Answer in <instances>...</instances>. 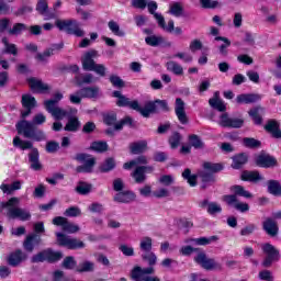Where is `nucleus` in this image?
Instances as JSON below:
<instances>
[{"instance_id": "f257e3e1", "label": "nucleus", "mask_w": 281, "mask_h": 281, "mask_svg": "<svg viewBox=\"0 0 281 281\" xmlns=\"http://www.w3.org/2000/svg\"><path fill=\"white\" fill-rule=\"evenodd\" d=\"M112 95L113 98H117L116 106L121 109H132V111H136V113H139L142 117L145 119L150 117V115H158V113H168V111H170V106L166 100L156 99L154 101H146L144 106H142L138 100L131 101V99L122 94L121 91L114 90Z\"/></svg>"}, {"instance_id": "f03ea898", "label": "nucleus", "mask_w": 281, "mask_h": 281, "mask_svg": "<svg viewBox=\"0 0 281 281\" xmlns=\"http://www.w3.org/2000/svg\"><path fill=\"white\" fill-rule=\"evenodd\" d=\"M47 122V116L43 113H38L33 117V122L27 120H22L16 124V131L19 135L23 133L26 139H32L33 142H45L47 135L45 132L36 125L45 124Z\"/></svg>"}, {"instance_id": "7ed1b4c3", "label": "nucleus", "mask_w": 281, "mask_h": 281, "mask_svg": "<svg viewBox=\"0 0 281 281\" xmlns=\"http://www.w3.org/2000/svg\"><path fill=\"white\" fill-rule=\"evenodd\" d=\"M194 252L198 254L193 259L194 263L201 266L205 271H223V265L214 258H209L205 250L192 246H182L180 248L182 256H192Z\"/></svg>"}, {"instance_id": "20e7f679", "label": "nucleus", "mask_w": 281, "mask_h": 281, "mask_svg": "<svg viewBox=\"0 0 281 281\" xmlns=\"http://www.w3.org/2000/svg\"><path fill=\"white\" fill-rule=\"evenodd\" d=\"M231 191L233 194H225L222 198V201L226 203V205H229L231 207H234L237 210V212H240L241 214H245V212H249V204L247 202H240L238 201V196H241L243 199H254V194L245 187L240 184H234L231 187Z\"/></svg>"}, {"instance_id": "39448f33", "label": "nucleus", "mask_w": 281, "mask_h": 281, "mask_svg": "<svg viewBox=\"0 0 281 281\" xmlns=\"http://www.w3.org/2000/svg\"><path fill=\"white\" fill-rule=\"evenodd\" d=\"M13 146L15 148H21V150H31L29 154V161L31 164L32 170H43V165H41V154L38 153V148L34 147V144L30 140H23L21 137L15 136L13 138Z\"/></svg>"}, {"instance_id": "423d86ee", "label": "nucleus", "mask_w": 281, "mask_h": 281, "mask_svg": "<svg viewBox=\"0 0 281 281\" xmlns=\"http://www.w3.org/2000/svg\"><path fill=\"white\" fill-rule=\"evenodd\" d=\"M55 26L59 32H65L69 36H76L77 38H82L85 36V30L80 27V22L76 19H57L55 21Z\"/></svg>"}, {"instance_id": "0eeeda50", "label": "nucleus", "mask_w": 281, "mask_h": 281, "mask_svg": "<svg viewBox=\"0 0 281 281\" xmlns=\"http://www.w3.org/2000/svg\"><path fill=\"white\" fill-rule=\"evenodd\" d=\"M95 56H98V50L87 52L81 59L82 69L83 71H94L97 76L104 78V76H106V66L103 64H95V60L93 59Z\"/></svg>"}, {"instance_id": "6e6552de", "label": "nucleus", "mask_w": 281, "mask_h": 281, "mask_svg": "<svg viewBox=\"0 0 281 281\" xmlns=\"http://www.w3.org/2000/svg\"><path fill=\"white\" fill-rule=\"evenodd\" d=\"M261 251L265 255V258L261 262V267L263 269H270V267H273L274 262H280V249H278L273 244L271 243H265L261 245Z\"/></svg>"}, {"instance_id": "1a4fd4ad", "label": "nucleus", "mask_w": 281, "mask_h": 281, "mask_svg": "<svg viewBox=\"0 0 281 281\" xmlns=\"http://www.w3.org/2000/svg\"><path fill=\"white\" fill-rule=\"evenodd\" d=\"M74 159L82 164L76 167L78 175H91L93 172V168H95V157L87 153H78L75 155Z\"/></svg>"}, {"instance_id": "9d476101", "label": "nucleus", "mask_w": 281, "mask_h": 281, "mask_svg": "<svg viewBox=\"0 0 281 281\" xmlns=\"http://www.w3.org/2000/svg\"><path fill=\"white\" fill-rule=\"evenodd\" d=\"M63 260V251H55L52 248H46L36 255H33L31 258V262L36 265L38 262H48V265H56V262H60Z\"/></svg>"}, {"instance_id": "9b49d317", "label": "nucleus", "mask_w": 281, "mask_h": 281, "mask_svg": "<svg viewBox=\"0 0 281 281\" xmlns=\"http://www.w3.org/2000/svg\"><path fill=\"white\" fill-rule=\"evenodd\" d=\"M57 237V245L59 247H66L70 251H75L76 249H85L86 245L85 241L78 238H69V236L65 235L64 233H56Z\"/></svg>"}, {"instance_id": "f8f14e48", "label": "nucleus", "mask_w": 281, "mask_h": 281, "mask_svg": "<svg viewBox=\"0 0 281 281\" xmlns=\"http://www.w3.org/2000/svg\"><path fill=\"white\" fill-rule=\"evenodd\" d=\"M255 164L258 168H277L278 158L276 156H271L266 151H261L257 156H255Z\"/></svg>"}, {"instance_id": "ddd939ff", "label": "nucleus", "mask_w": 281, "mask_h": 281, "mask_svg": "<svg viewBox=\"0 0 281 281\" xmlns=\"http://www.w3.org/2000/svg\"><path fill=\"white\" fill-rule=\"evenodd\" d=\"M220 126H222V128H243V126H245V120L229 117V114L225 112L220 116Z\"/></svg>"}, {"instance_id": "4468645a", "label": "nucleus", "mask_w": 281, "mask_h": 281, "mask_svg": "<svg viewBox=\"0 0 281 281\" xmlns=\"http://www.w3.org/2000/svg\"><path fill=\"white\" fill-rule=\"evenodd\" d=\"M155 273V268L149 266L147 268H142L140 266H134L130 272V278L133 281H139L144 278H149Z\"/></svg>"}, {"instance_id": "2eb2a0df", "label": "nucleus", "mask_w": 281, "mask_h": 281, "mask_svg": "<svg viewBox=\"0 0 281 281\" xmlns=\"http://www.w3.org/2000/svg\"><path fill=\"white\" fill-rule=\"evenodd\" d=\"M21 104L25 109V111L21 112V117L25 120V117L32 114V110L36 109V98L32 97V94H22Z\"/></svg>"}, {"instance_id": "dca6fc26", "label": "nucleus", "mask_w": 281, "mask_h": 281, "mask_svg": "<svg viewBox=\"0 0 281 281\" xmlns=\"http://www.w3.org/2000/svg\"><path fill=\"white\" fill-rule=\"evenodd\" d=\"M41 243H43L41 235L29 234L23 241L24 251L32 254L35 247H40Z\"/></svg>"}, {"instance_id": "f3484780", "label": "nucleus", "mask_w": 281, "mask_h": 281, "mask_svg": "<svg viewBox=\"0 0 281 281\" xmlns=\"http://www.w3.org/2000/svg\"><path fill=\"white\" fill-rule=\"evenodd\" d=\"M8 218H12L13 221L19 218V221L25 222L30 221L32 218V214L25 209L21 207H10L9 211L7 212Z\"/></svg>"}, {"instance_id": "a211bd4d", "label": "nucleus", "mask_w": 281, "mask_h": 281, "mask_svg": "<svg viewBox=\"0 0 281 281\" xmlns=\"http://www.w3.org/2000/svg\"><path fill=\"white\" fill-rule=\"evenodd\" d=\"M25 260H27V254L21 249H15L13 252H10L7 258V262L10 267H19V265L25 262Z\"/></svg>"}, {"instance_id": "6ab92c4d", "label": "nucleus", "mask_w": 281, "mask_h": 281, "mask_svg": "<svg viewBox=\"0 0 281 281\" xmlns=\"http://www.w3.org/2000/svg\"><path fill=\"white\" fill-rule=\"evenodd\" d=\"M26 82L33 93H45L46 91H49V86L36 77H30L26 79Z\"/></svg>"}, {"instance_id": "aec40b11", "label": "nucleus", "mask_w": 281, "mask_h": 281, "mask_svg": "<svg viewBox=\"0 0 281 281\" xmlns=\"http://www.w3.org/2000/svg\"><path fill=\"white\" fill-rule=\"evenodd\" d=\"M263 128L266 133L271 134L273 139H281L280 122L276 119L268 120Z\"/></svg>"}, {"instance_id": "412c9836", "label": "nucleus", "mask_w": 281, "mask_h": 281, "mask_svg": "<svg viewBox=\"0 0 281 281\" xmlns=\"http://www.w3.org/2000/svg\"><path fill=\"white\" fill-rule=\"evenodd\" d=\"M198 177L201 181V186H200L201 190H207L210 186H212L213 183H216L217 181L216 175L209 173L205 170L198 171Z\"/></svg>"}, {"instance_id": "4be33fe9", "label": "nucleus", "mask_w": 281, "mask_h": 281, "mask_svg": "<svg viewBox=\"0 0 281 281\" xmlns=\"http://www.w3.org/2000/svg\"><path fill=\"white\" fill-rule=\"evenodd\" d=\"M175 113L180 124H188V114L186 113V102L181 98L176 99Z\"/></svg>"}, {"instance_id": "5701e85b", "label": "nucleus", "mask_w": 281, "mask_h": 281, "mask_svg": "<svg viewBox=\"0 0 281 281\" xmlns=\"http://www.w3.org/2000/svg\"><path fill=\"white\" fill-rule=\"evenodd\" d=\"M248 161L249 155L246 153L236 154L232 157L231 168H233V170H243V168L247 166Z\"/></svg>"}, {"instance_id": "b1692460", "label": "nucleus", "mask_w": 281, "mask_h": 281, "mask_svg": "<svg viewBox=\"0 0 281 281\" xmlns=\"http://www.w3.org/2000/svg\"><path fill=\"white\" fill-rule=\"evenodd\" d=\"M135 199H137V194H135V192L131 191V190H125V191H121L119 193H116L113 198V201L115 203H133V201H135Z\"/></svg>"}, {"instance_id": "393cba45", "label": "nucleus", "mask_w": 281, "mask_h": 281, "mask_svg": "<svg viewBox=\"0 0 281 281\" xmlns=\"http://www.w3.org/2000/svg\"><path fill=\"white\" fill-rule=\"evenodd\" d=\"M260 100H262V95L258 93H241L236 98L237 104H256Z\"/></svg>"}, {"instance_id": "a878e982", "label": "nucleus", "mask_w": 281, "mask_h": 281, "mask_svg": "<svg viewBox=\"0 0 281 281\" xmlns=\"http://www.w3.org/2000/svg\"><path fill=\"white\" fill-rule=\"evenodd\" d=\"M77 93L81 98H87L88 100H97V98H100V87H83Z\"/></svg>"}, {"instance_id": "bb28decb", "label": "nucleus", "mask_w": 281, "mask_h": 281, "mask_svg": "<svg viewBox=\"0 0 281 281\" xmlns=\"http://www.w3.org/2000/svg\"><path fill=\"white\" fill-rule=\"evenodd\" d=\"M240 181H247L248 183H258V181H262V176L258 170H243L240 173Z\"/></svg>"}, {"instance_id": "cd10ccee", "label": "nucleus", "mask_w": 281, "mask_h": 281, "mask_svg": "<svg viewBox=\"0 0 281 281\" xmlns=\"http://www.w3.org/2000/svg\"><path fill=\"white\" fill-rule=\"evenodd\" d=\"M148 150V140L142 139L130 144V153L132 155H144Z\"/></svg>"}, {"instance_id": "c85d7f7f", "label": "nucleus", "mask_w": 281, "mask_h": 281, "mask_svg": "<svg viewBox=\"0 0 281 281\" xmlns=\"http://www.w3.org/2000/svg\"><path fill=\"white\" fill-rule=\"evenodd\" d=\"M202 168L205 172H209L211 175H218V172H223V170H225V164L204 161L202 164Z\"/></svg>"}, {"instance_id": "c756f323", "label": "nucleus", "mask_w": 281, "mask_h": 281, "mask_svg": "<svg viewBox=\"0 0 281 281\" xmlns=\"http://www.w3.org/2000/svg\"><path fill=\"white\" fill-rule=\"evenodd\" d=\"M262 229L268 234V236H271L272 238L276 237L278 232H280V228L278 227V223L273 221V218L268 217L263 223H262Z\"/></svg>"}, {"instance_id": "7c9ffc66", "label": "nucleus", "mask_w": 281, "mask_h": 281, "mask_svg": "<svg viewBox=\"0 0 281 281\" xmlns=\"http://www.w3.org/2000/svg\"><path fill=\"white\" fill-rule=\"evenodd\" d=\"M82 123L78 116H70L67 119V123L64 126V131L67 133H78Z\"/></svg>"}, {"instance_id": "2f4dec72", "label": "nucleus", "mask_w": 281, "mask_h": 281, "mask_svg": "<svg viewBox=\"0 0 281 281\" xmlns=\"http://www.w3.org/2000/svg\"><path fill=\"white\" fill-rule=\"evenodd\" d=\"M117 168V162L114 157H108L102 161L99 166V172L102 175H106L109 172H113V169Z\"/></svg>"}, {"instance_id": "473e14b6", "label": "nucleus", "mask_w": 281, "mask_h": 281, "mask_svg": "<svg viewBox=\"0 0 281 281\" xmlns=\"http://www.w3.org/2000/svg\"><path fill=\"white\" fill-rule=\"evenodd\" d=\"M209 104L215 111H220V113H225L227 111V105L218 98V91L214 93V97L209 100Z\"/></svg>"}, {"instance_id": "72a5a7b5", "label": "nucleus", "mask_w": 281, "mask_h": 281, "mask_svg": "<svg viewBox=\"0 0 281 281\" xmlns=\"http://www.w3.org/2000/svg\"><path fill=\"white\" fill-rule=\"evenodd\" d=\"M95 263L93 261L83 260L77 265L76 273H93Z\"/></svg>"}, {"instance_id": "f704fd0d", "label": "nucleus", "mask_w": 281, "mask_h": 281, "mask_svg": "<svg viewBox=\"0 0 281 281\" xmlns=\"http://www.w3.org/2000/svg\"><path fill=\"white\" fill-rule=\"evenodd\" d=\"M182 179H184V181H187V183L190 186V188H196L199 173L192 175V169L186 168L182 172Z\"/></svg>"}, {"instance_id": "c9c22d12", "label": "nucleus", "mask_w": 281, "mask_h": 281, "mask_svg": "<svg viewBox=\"0 0 281 281\" xmlns=\"http://www.w3.org/2000/svg\"><path fill=\"white\" fill-rule=\"evenodd\" d=\"M260 111H262V106L260 105H257L248 111V115L251 117L256 126H261L262 124V115H260Z\"/></svg>"}, {"instance_id": "e433bc0d", "label": "nucleus", "mask_w": 281, "mask_h": 281, "mask_svg": "<svg viewBox=\"0 0 281 281\" xmlns=\"http://www.w3.org/2000/svg\"><path fill=\"white\" fill-rule=\"evenodd\" d=\"M91 190H93V184L82 180L79 181L77 187L75 188V192H77V194H81L82 196H87V194H90Z\"/></svg>"}, {"instance_id": "4c0bfd02", "label": "nucleus", "mask_w": 281, "mask_h": 281, "mask_svg": "<svg viewBox=\"0 0 281 281\" xmlns=\"http://www.w3.org/2000/svg\"><path fill=\"white\" fill-rule=\"evenodd\" d=\"M132 177L135 183H144V181H146V167H136L135 170L132 172Z\"/></svg>"}, {"instance_id": "58836bf2", "label": "nucleus", "mask_w": 281, "mask_h": 281, "mask_svg": "<svg viewBox=\"0 0 281 281\" xmlns=\"http://www.w3.org/2000/svg\"><path fill=\"white\" fill-rule=\"evenodd\" d=\"M61 267L67 271H76V269H78V261H76V257L67 256L64 258Z\"/></svg>"}, {"instance_id": "ea45409f", "label": "nucleus", "mask_w": 281, "mask_h": 281, "mask_svg": "<svg viewBox=\"0 0 281 281\" xmlns=\"http://www.w3.org/2000/svg\"><path fill=\"white\" fill-rule=\"evenodd\" d=\"M268 193L272 194V196H280L281 195V184L278 180H268Z\"/></svg>"}, {"instance_id": "a19ab883", "label": "nucleus", "mask_w": 281, "mask_h": 281, "mask_svg": "<svg viewBox=\"0 0 281 281\" xmlns=\"http://www.w3.org/2000/svg\"><path fill=\"white\" fill-rule=\"evenodd\" d=\"M102 120L105 126H113L115 131V124H117V113L115 112L103 113Z\"/></svg>"}, {"instance_id": "79ce46f5", "label": "nucleus", "mask_w": 281, "mask_h": 281, "mask_svg": "<svg viewBox=\"0 0 281 281\" xmlns=\"http://www.w3.org/2000/svg\"><path fill=\"white\" fill-rule=\"evenodd\" d=\"M89 150L94 153H106L109 150V144L105 140H94L91 143Z\"/></svg>"}, {"instance_id": "37998d69", "label": "nucleus", "mask_w": 281, "mask_h": 281, "mask_svg": "<svg viewBox=\"0 0 281 281\" xmlns=\"http://www.w3.org/2000/svg\"><path fill=\"white\" fill-rule=\"evenodd\" d=\"M181 139H183V137L181 136V133L172 132V134L168 138L170 148L172 150L179 148V146L181 145Z\"/></svg>"}, {"instance_id": "c03bdc74", "label": "nucleus", "mask_w": 281, "mask_h": 281, "mask_svg": "<svg viewBox=\"0 0 281 281\" xmlns=\"http://www.w3.org/2000/svg\"><path fill=\"white\" fill-rule=\"evenodd\" d=\"M189 144L190 146L195 148V150H201L205 148V143H203V140L201 139V136L196 134L189 135Z\"/></svg>"}, {"instance_id": "a18cd8bd", "label": "nucleus", "mask_w": 281, "mask_h": 281, "mask_svg": "<svg viewBox=\"0 0 281 281\" xmlns=\"http://www.w3.org/2000/svg\"><path fill=\"white\" fill-rule=\"evenodd\" d=\"M218 240V236L213 235L211 237H199L189 239L188 243H194V245L205 246Z\"/></svg>"}, {"instance_id": "49530a36", "label": "nucleus", "mask_w": 281, "mask_h": 281, "mask_svg": "<svg viewBox=\"0 0 281 281\" xmlns=\"http://www.w3.org/2000/svg\"><path fill=\"white\" fill-rule=\"evenodd\" d=\"M2 43L4 44V50H2V54H11L12 56L19 55L16 44H10L8 37H2Z\"/></svg>"}, {"instance_id": "de8ad7c7", "label": "nucleus", "mask_w": 281, "mask_h": 281, "mask_svg": "<svg viewBox=\"0 0 281 281\" xmlns=\"http://www.w3.org/2000/svg\"><path fill=\"white\" fill-rule=\"evenodd\" d=\"M108 26L112 34H114V36H119L120 38L126 36V32L120 29V24H117V22L112 20L108 23Z\"/></svg>"}, {"instance_id": "09e8293b", "label": "nucleus", "mask_w": 281, "mask_h": 281, "mask_svg": "<svg viewBox=\"0 0 281 281\" xmlns=\"http://www.w3.org/2000/svg\"><path fill=\"white\" fill-rule=\"evenodd\" d=\"M145 43L149 47H159V45L164 43V37L157 35H149L145 37Z\"/></svg>"}, {"instance_id": "8fccbe9b", "label": "nucleus", "mask_w": 281, "mask_h": 281, "mask_svg": "<svg viewBox=\"0 0 281 281\" xmlns=\"http://www.w3.org/2000/svg\"><path fill=\"white\" fill-rule=\"evenodd\" d=\"M166 67L168 71H172L175 76H183V67H181L177 61H168Z\"/></svg>"}, {"instance_id": "3c124183", "label": "nucleus", "mask_w": 281, "mask_h": 281, "mask_svg": "<svg viewBox=\"0 0 281 281\" xmlns=\"http://www.w3.org/2000/svg\"><path fill=\"white\" fill-rule=\"evenodd\" d=\"M75 80L78 87H82V85H92V82H94L92 74H86L82 77H75Z\"/></svg>"}, {"instance_id": "603ef678", "label": "nucleus", "mask_w": 281, "mask_h": 281, "mask_svg": "<svg viewBox=\"0 0 281 281\" xmlns=\"http://www.w3.org/2000/svg\"><path fill=\"white\" fill-rule=\"evenodd\" d=\"M142 260L147 262L149 267H155L157 265V255L153 251L145 252L142 255Z\"/></svg>"}, {"instance_id": "864d4df0", "label": "nucleus", "mask_w": 281, "mask_h": 281, "mask_svg": "<svg viewBox=\"0 0 281 281\" xmlns=\"http://www.w3.org/2000/svg\"><path fill=\"white\" fill-rule=\"evenodd\" d=\"M215 41H222L224 43L220 46V54H222V56H227V47L232 45V41L224 36H215Z\"/></svg>"}, {"instance_id": "5fc2aeb1", "label": "nucleus", "mask_w": 281, "mask_h": 281, "mask_svg": "<svg viewBox=\"0 0 281 281\" xmlns=\"http://www.w3.org/2000/svg\"><path fill=\"white\" fill-rule=\"evenodd\" d=\"M124 126H130V128H133V117L131 116H125L121 121H119L115 124V131H123Z\"/></svg>"}, {"instance_id": "6e6d98bb", "label": "nucleus", "mask_w": 281, "mask_h": 281, "mask_svg": "<svg viewBox=\"0 0 281 281\" xmlns=\"http://www.w3.org/2000/svg\"><path fill=\"white\" fill-rule=\"evenodd\" d=\"M243 144L246 148H260L262 143L254 137H245Z\"/></svg>"}, {"instance_id": "4d7b16f0", "label": "nucleus", "mask_w": 281, "mask_h": 281, "mask_svg": "<svg viewBox=\"0 0 281 281\" xmlns=\"http://www.w3.org/2000/svg\"><path fill=\"white\" fill-rule=\"evenodd\" d=\"M139 248L142 249V251H145V254L153 251V238L144 237L140 240Z\"/></svg>"}, {"instance_id": "13d9d810", "label": "nucleus", "mask_w": 281, "mask_h": 281, "mask_svg": "<svg viewBox=\"0 0 281 281\" xmlns=\"http://www.w3.org/2000/svg\"><path fill=\"white\" fill-rule=\"evenodd\" d=\"M36 12L41 14V16H45L47 14V11L49 10V4L47 3V0H38L35 8Z\"/></svg>"}, {"instance_id": "bf43d9fd", "label": "nucleus", "mask_w": 281, "mask_h": 281, "mask_svg": "<svg viewBox=\"0 0 281 281\" xmlns=\"http://www.w3.org/2000/svg\"><path fill=\"white\" fill-rule=\"evenodd\" d=\"M111 85L115 87V89H124L126 83L122 80L120 76L111 75L109 78Z\"/></svg>"}, {"instance_id": "052dcab7", "label": "nucleus", "mask_w": 281, "mask_h": 281, "mask_svg": "<svg viewBox=\"0 0 281 281\" xmlns=\"http://www.w3.org/2000/svg\"><path fill=\"white\" fill-rule=\"evenodd\" d=\"M200 5L204 10H216L221 4L218 3V0H200Z\"/></svg>"}, {"instance_id": "680f3d73", "label": "nucleus", "mask_w": 281, "mask_h": 281, "mask_svg": "<svg viewBox=\"0 0 281 281\" xmlns=\"http://www.w3.org/2000/svg\"><path fill=\"white\" fill-rule=\"evenodd\" d=\"M25 30H27V25L24 23H15L12 29H9V34L11 36H18V34H21Z\"/></svg>"}, {"instance_id": "e2e57ef3", "label": "nucleus", "mask_w": 281, "mask_h": 281, "mask_svg": "<svg viewBox=\"0 0 281 281\" xmlns=\"http://www.w3.org/2000/svg\"><path fill=\"white\" fill-rule=\"evenodd\" d=\"M206 212L211 216H214V214H221V212H223V207H221L216 202H210Z\"/></svg>"}, {"instance_id": "0e129e2a", "label": "nucleus", "mask_w": 281, "mask_h": 281, "mask_svg": "<svg viewBox=\"0 0 281 281\" xmlns=\"http://www.w3.org/2000/svg\"><path fill=\"white\" fill-rule=\"evenodd\" d=\"M81 214H82V211H80V207H78V206H70V207L66 209V211L64 212V215L68 216L70 218L80 216Z\"/></svg>"}, {"instance_id": "69168bd1", "label": "nucleus", "mask_w": 281, "mask_h": 281, "mask_svg": "<svg viewBox=\"0 0 281 281\" xmlns=\"http://www.w3.org/2000/svg\"><path fill=\"white\" fill-rule=\"evenodd\" d=\"M170 14H172L173 16H181L183 14V7L181 5V3L179 2H175L171 7H170Z\"/></svg>"}, {"instance_id": "338daca9", "label": "nucleus", "mask_w": 281, "mask_h": 281, "mask_svg": "<svg viewBox=\"0 0 281 281\" xmlns=\"http://www.w3.org/2000/svg\"><path fill=\"white\" fill-rule=\"evenodd\" d=\"M19 203H20L19 198H10L7 202H1L0 207H2V210H5V207H8L9 210L10 207H16Z\"/></svg>"}, {"instance_id": "774afa93", "label": "nucleus", "mask_w": 281, "mask_h": 281, "mask_svg": "<svg viewBox=\"0 0 281 281\" xmlns=\"http://www.w3.org/2000/svg\"><path fill=\"white\" fill-rule=\"evenodd\" d=\"M258 278L259 280H263V281H273V273H271L270 270H261L258 273Z\"/></svg>"}]
</instances>
